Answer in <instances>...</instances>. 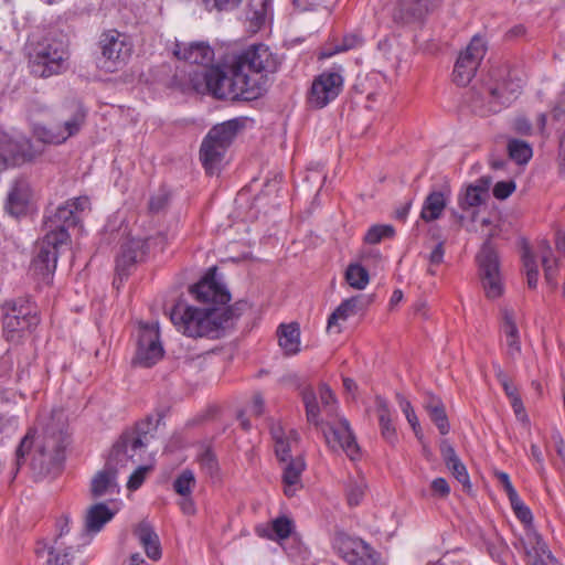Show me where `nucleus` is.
<instances>
[{
  "label": "nucleus",
  "instance_id": "nucleus-4",
  "mask_svg": "<svg viewBox=\"0 0 565 565\" xmlns=\"http://www.w3.org/2000/svg\"><path fill=\"white\" fill-rule=\"evenodd\" d=\"M302 399L306 406V415L309 423L319 427L324 436L327 445L333 451L343 450L351 460L360 456V447L344 417L329 419L319 418V408L316 403V393L307 387L302 392Z\"/></svg>",
  "mask_w": 565,
  "mask_h": 565
},
{
  "label": "nucleus",
  "instance_id": "nucleus-58",
  "mask_svg": "<svg viewBox=\"0 0 565 565\" xmlns=\"http://www.w3.org/2000/svg\"><path fill=\"white\" fill-rule=\"evenodd\" d=\"M434 494L446 498L450 492V487L445 478H436L431 481Z\"/></svg>",
  "mask_w": 565,
  "mask_h": 565
},
{
  "label": "nucleus",
  "instance_id": "nucleus-61",
  "mask_svg": "<svg viewBox=\"0 0 565 565\" xmlns=\"http://www.w3.org/2000/svg\"><path fill=\"white\" fill-rule=\"evenodd\" d=\"M265 402L260 393L253 395L248 411L254 416H260L264 413Z\"/></svg>",
  "mask_w": 565,
  "mask_h": 565
},
{
  "label": "nucleus",
  "instance_id": "nucleus-3",
  "mask_svg": "<svg viewBox=\"0 0 565 565\" xmlns=\"http://www.w3.org/2000/svg\"><path fill=\"white\" fill-rule=\"evenodd\" d=\"M234 310L225 307L198 308L178 302L170 312L173 326L189 338L217 339L233 326Z\"/></svg>",
  "mask_w": 565,
  "mask_h": 565
},
{
  "label": "nucleus",
  "instance_id": "nucleus-5",
  "mask_svg": "<svg viewBox=\"0 0 565 565\" xmlns=\"http://www.w3.org/2000/svg\"><path fill=\"white\" fill-rule=\"evenodd\" d=\"M28 54L32 72L40 77H50L64 72L68 66L67 44L55 38L46 36L28 44Z\"/></svg>",
  "mask_w": 565,
  "mask_h": 565
},
{
  "label": "nucleus",
  "instance_id": "nucleus-18",
  "mask_svg": "<svg viewBox=\"0 0 565 565\" xmlns=\"http://www.w3.org/2000/svg\"><path fill=\"white\" fill-rule=\"evenodd\" d=\"M196 300L205 303L225 305L230 301L231 295L215 278V268L209 273L190 289Z\"/></svg>",
  "mask_w": 565,
  "mask_h": 565
},
{
  "label": "nucleus",
  "instance_id": "nucleus-43",
  "mask_svg": "<svg viewBox=\"0 0 565 565\" xmlns=\"http://www.w3.org/2000/svg\"><path fill=\"white\" fill-rule=\"evenodd\" d=\"M522 262L526 273L527 286L530 288H535L537 285L539 269L535 257L527 246L523 247Z\"/></svg>",
  "mask_w": 565,
  "mask_h": 565
},
{
  "label": "nucleus",
  "instance_id": "nucleus-2",
  "mask_svg": "<svg viewBox=\"0 0 565 565\" xmlns=\"http://www.w3.org/2000/svg\"><path fill=\"white\" fill-rule=\"evenodd\" d=\"M259 77H249L237 68L234 60L228 66H210L191 77L198 93H210L216 98L253 100L260 96Z\"/></svg>",
  "mask_w": 565,
  "mask_h": 565
},
{
  "label": "nucleus",
  "instance_id": "nucleus-12",
  "mask_svg": "<svg viewBox=\"0 0 565 565\" xmlns=\"http://www.w3.org/2000/svg\"><path fill=\"white\" fill-rule=\"evenodd\" d=\"M484 54V41L480 36H473L469 45L459 54L455 63L452 73L454 82L460 86L469 84Z\"/></svg>",
  "mask_w": 565,
  "mask_h": 565
},
{
  "label": "nucleus",
  "instance_id": "nucleus-32",
  "mask_svg": "<svg viewBox=\"0 0 565 565\" xmlns=\"http://www.w3.org/2000/svg\"><path fill=\"white\" fill-rule=\"evenodd\" d=\"M134 533L149 558L157 561L161 557L160 541L150 523L140 522Z\"/></svg>",
  "mask_w": 565,
  "mask_h": 565
},
{
  "label": "nucleus",
  "instance_id": "nucleus-21",
  "mask_svg": "<svg viewBox=\"0 0 565 565\" xmlns=\"http://www.w3.org/2000/svg\"><path fill=\"white\" fill-rule=\"evenodd\" d=\"M443 0H395L394 17L408 23L422 20L437 8Z\"/></svg>",
  "mask_w": 565,
  "mask_h": 565
},
{
  "label": "nucleus",
  "instance_id": "nucleus-30",
  "mask_svg": "<svg viewBox=\"0 0 565 565\" xmlns=\"http://www.w3.org/2000/svg\"><path fill=\"white\" fill-rule=\"evenodd\" d=\"M284 462L286 463L282 472L285 493L288 497H292L301 487V473L305 470L306 463L301 456H296L294 459Z\"/></svg>",
  "mask_w": 565,
  "mask_h": 565
},
{
  "label": "nucleus",
  "instance_id": "nucleus-54",
  "mask_svg": "<svg viewBox=\"0 0 565 565\" xmlns=\"http://www.w3.org/2000/svg\"><path fill=\"white\" fill-rule=\"evenodd\" d=\"M515 190L513 181H500L493 188V195L499 200H504L510 196Z\"/></svg>",
  "mask_w": 565,
  "mask_h": 565
},
{
  "label": "nucleus",
  "instance_id": "nucleus-49",
  "mask_svg": "<svg viewBox=\"0 0 565 565\" xmlns=\"http://www.w3.org/2000/svg\"><path fill=\"white\" fill-rule=\"evenodd\" d=\"M427 413H428L430 419L437 426V428L441 435H446L449 433L450 426H449L448 417L446 415L444 405L438 408H433L431 411H429Z\"/></svg>",
  "mask_w": 565,
  "mask_h": 565
},
{
  "label": "nucleus",
  "instance_id": "nucleus-41",
  "mask_svg": "<svg viewBox=\"0 0 565 565\" xmlns=\"http://www.w3.org/2000/svg\"><path fill=\"white\" fill-rule=\"evenodd\" d=\"M396 401H397V404H398L401 411L405 415L408 424L411 425L415 436L418 439H422V437H423L422 427H420L418 417H417L411 402L406 397H404L402 394H396Z\"/></svg>",
  "mask_w": 565,
  "mask_h": 565
},
{
  "label": "nucleus",
  "instance_id": "nucleus-15",
  "mask_svg": "<svg viewBox=\"0 0 565 565\" xmlns=\"http://www.w3.org/2000/svg\"><path fill=\"white\" fill-rule=\"evenodd\" d=\"M163 356L158 323H141L139 327L136 362L145 367L152 366Z\"/></svg>",
  "mask_w": 565,
  "mask_h": 565
},
{
  "label": "nucleus",
  "instance_id": "nucleus-57",
  "mask_svg": "<svg viewBox=\"0 0 565 565\" xmlns=\"http://www.w3.org/2000/svg\"><path fill=\"white\" fill-rule=\"evenodd\" d=\"M494 476L498 479V481L501 483V486H502L503 490L505 491L509 500L514 498L515 495H518V492L514 489V487H513V484H512L508 473H505L503 471H495Z\"/></svg>",
  "mask_w": 565,
  "mask_h": 565
},
{
  "label": "nucleus",
  "instance_id": "nucleus-60",
  "mask_svg": "<svg viewBox=\"0 0 565 565\" xmlns=\"http://www.w3.org/2000/svg\"><path fill=\"white\" fill-rule=\"evenodd\" d=\"M168 202V195L166 192H159L150 198L149 209L151 212L161 211Z\"/></svg>",
  "mask_w": 565,
  "mask_h": 565
},
{
  "label": "nucleus",
  "instance_id": "nucleus-8",
  "mask_svg": "<svg viewBox=\"0 0 565 565\" xmlns=\"http://www.w3.org/2000/svg\"><path fill=\"white\" fill-rule=\"evenodd\" d=\"M3 331L8 340L15 341L31 332L40 322L38 309L28 299L6 301L2 306Z\"/></svg>",
  "mask_w": 565,
  "mask_h": 565
},
{
  "label": "nucleus",
  "instance_id": "nucleus-55",
  "mask_svg": "<svg viewBox=\"0 0 565 565\" xmlns=\"http://www.w3.org/2000/svg\"><path fill=\"white\" fill-rule=\"evenodd\" d=\"M505 351L510 359L515 360L521 355L520 335L513 338H503Z\"/></svg>",
  "mask_w": 565,
  "mask_h": 565
},
{
  "label": "nucleus",
  "instance_id": "nucleus-63",
  "mask_svg": "<svg viewBox=\"0 0 565 565\" xmlns=\"http://www.w3.org/2000/svg\"><path fill=\"white\" fill-rule=\"evenodd\" d=\"M511 402V406L514 411V414L515 416L518 417L519 420L523 422V423H527L529 420V417L525 413V408H524V405L522 403V399L519 396L516 397H513V399L510 401Z\"/></svg>",
  "mask_w": 565,
  "mask_h": 565
},
{
  "label": "nucleus",
  "instance_id": "nucleus-35",
  "mask_svg": "<svg viewBox=\"0 0 565 565\" xmlns=\"http://www.w3.org/2000/svg\"><path fill=\"white\" fill-rule=\"evenodd\" d=\"M299 328L297 324H281L278 331V342L286 354H296L299 351Z\"/></svg>",
  "mask_w": 565,
  "mask_h": 565
},
{
  "label": "nucleus",
  "instance_id": "nucleus-1",
  "mask_svg": "<svg viewBox=\"0 0 565 565\" xmlns=\"http://www.w3.org/2000/svg\"><path fill=\"white\" fill-rule=\"evenodd\" d=\"M87 209H89V199L79 196L60 205L53 215L46 217L44 222L46 234L32 263L35 273L44 279H49L55 271L58 254L68 245L67 227L76 225L79 220L78 214Z\"/></svg>",
  "mask_w": 565,
  "mask_h": 565
},
{
  "label": "nucleus",
  "instance_id": "nucleus-25",
  "mask_svg": "<svg viewBox=\"0 0 565 565\" xmlns=\"http://www.w3.org/2000/svg\"><path fill=\"white\" fill-rule=\"evenodd\" d=\"M147 242L142 238H131L121 245L120 254L116 259V273L121 278L129 268L142 259Z\"/></svg>",
  "mask_w": 565,
  "mask_h": 565
},
{
  "label": "nucleus",
  "instance_id": "nucleus-6",
  "mask_svg": "<svg viewBox=\"0 0 565 565\" xmlns=\"http://www.w3.org/2000/svg\"><path fill=\"white\" fill-rule=\"evenodd\" d=\"M482 233L487 237L480 252L477 255V262L480 268V277L486 296L495 299L503 294L504 286L500 273L499 255L491 243V239L499 234V227L490 218L481 221Z\"/></svg>",
  "mask_w": 565,
  "mask_h": 565
},
{
  "label": "nucleus",
  "instance_id": "nucleus-42",
  "mask_svg": "<svg viewBox=\"0 0 565 565\" xmlns=\"http://www.w3.org/2000/svg\"><path fill=\"white\" fill-rule=\"evenodd\" d=\"M363 38L358 33L347 34L341 44H338L332 50H324L321 52V58L331 57L335 53L347 52L356 49L363 44Z\"/></svg>",
  "mask_w": 565,
  "mask_h": 565
},
{
  "label": "nucleus",
  "instance_id": "nucleus-37",
  "mask_svg": "<svg viewBox=\"0 0 565 565\" xmlns=\"http://www.w3.org/2000/svg\"><path fill=\"white\" fill-rule=\"evenodd\" d=\"M316 403L318 405L319 413L322 412L326 415V419L338 416L337 401L333 393L327 385L323 384L319 387V402L316 396Z\"/></svg>",
  "mask_w": 565,
  "mask_h": 565
},
{
  "label": "nucleus",
  "instance_id": "nucleus-38",
  "mask_svg": "<svg viewBox=\"0 0 565 565\" xmlns=\"http://www.w3.org/2000/svg\"><path fill=\"white\" fill-rule=\"evenodd\" d=\"M508 152L510 158L519 164L526 163L533 156L530 143L519 139L509 140Z\"/></svg>",
  "mask_w": 565,
  "mask_h": 565
},
{
  "label": "nucleus",
  "instance_id": "nucleus-24",
  "mask_svg": "<svg viewBox=\"0 0 565 565\" xmlns=\"http://www.w3.org/2000/svg\"><path fill=\"white\" fill-rule=\"evenodd\" d=\"M30 142L25 138L12 140L4 136L0 140V172L9 166L18 164L31 157Z\"/></svg>",
  "mask_w": 565,
  "mask_h": 565
},
{
  "label": "nucleus",
  "instance_id": "nucleus-52",
  "mask_svg": "<svg viewBox=\"0 0 565 565\" xmlns=\"http://www.w3.org/2000/svg\"><path fill=\"white\" fill-rule=\"evenodd\" d=\"M292 530V523L287 518H278L273 521V531L277 539H286L290 535Z\"/></svg>",
  "mask_w": 565,
  "mask_h": 565
},
{
  "label": "nucleus",
  "instance_id": "nucleus-9",
  "mask_svg": "<svg viewBox=\"0 0 565 565\" xmlns=\"http://www.w3.org/2000/svg\"><path fill=\"white\" fill-rule=\"evenodd\" d=\"M237 68L247 73L249 77H259L260 96L265 92L266 77L276 72L278 60L268 46L264 44L252 45L234 58Z\"/></svg>",
  "mask_w": 565,
  "mask_h": 565
},
{
  "label": "nucleus",
  "instance_id": "nucleus-11",
  "mask_svg": "<svg viewBox=\"0 0 565 565\" xmlns=\"http://www.w3.org/2000/svg\"><path fill=\"white\" fill-rule=\"evenodd\" d=\"M99 46L104 57V66L115 71L127 63L132 54V42L130 38L117 30H108L102 33Z\"/></svg>",
  "mask_w": 565,
  "mask_h": 565
},
{
  "label": "nucleus",
  "instance_id": "nucleus-10",
  "mask_svg": "<svg viewBox=\"0 0 565 565\" xmlns=\"http://www.w3.org/2000/svg\"><path fill=\"white\" fill-rule=\"evenodd\" d=\"M343 85L341 67L322 72L312 81L307 97L309 106L316 109L326 107L340 95Z\"/></svg>",
  "mask_w": 565,
  "mask_h": 565
},
{
  "label": "nucleus",
  "instance_id": "nucleus-28",
  "mask_svg": "<svg viewBox=\"0 0 565 565\" xmlns=\"http://www.w3.org/2000/svg\"><path fill=\"white\" fill-rule=\"evenodd\" d=\"M522 545L530 565H534L536 562L540 563L552 555V552L542 536L532 527L526 530Z\"/></svg>",
  "mask_w": 565,
  "mask_h": 565
},
{
  "label": "nucleus",
  "instance_id": "nucleus-56",
  "mask_svg": "<svg viewBox=\"0 0 565 565\" xmlns=\"http://www.w3.org/2000/svg\"><path fill=\"white\" fill-rule=\"evenodd\" d=\"M62 443V433L60 431L57 435L53 434L50 436L44 445L42 446L41 454L43 456L51 455V452H57L61 449Z\"/></svg>",
  "mask_w": 565,
  "mask_h": 565
},
{
  "label": "nucleus",
  "instance_id": "nucleus-40",
  "mask_svg": "<svg viewBox=\"0 0 565 565\" xmlns=\"http://www.w3.org/2000/svg\"><path fill=\"white\" fill-rule=\"evenodd\" d=\"M520 317L512 308L501 310V332L503 338H513L520 335L518 323Z\"/></svg>",
  "mask_w": 565,
  "mask_h": 565
},
{
  "label": "nucleus",
  "instance_id": "nucleus-36",
  "mask_svg": "<svg viewBox=\"0 0 565 565\" xmlns=\"http://www.w3.org/2000/svg\"><path fill=\"white\" fill-rule=\"evenodd\" d=\"M345 280L350 287L363 290L370 281L369 271L358 263L350 264L345 270Z\"/></svg>",
  "mask_w": 565,
  "mask_h": 565
},
{
  "label": "nucleus",
  "instance_id": "nucleus-17",
  "mask_svg": "<svg viewBox=\"0 0 565 565\" xmlns=\"http://www.w3.org/2000/svg\"><path fill=\"white\" fill-rule=\"evenodd\" d=\"M372 301V295H356L344 299L330 315L327 323V331L329 333L339 334L342 331V322H345L350 317L364 311Z\"/></svg>",
  "mask_w": 565,
  "mask_h": 565
},
{
  "label": "nucleus",
  "instance_id": "nucleus-45",
  "mask_svg": "<svg viewBox=\"0 0 565 565\" xmlns=\"http://www.w3.org/2000/svg\"><path fill=\"white\" fill-rule=\"evenodd\" d=\"M394 233V227L391 225H373L367 230L364 242L367 244H377L384 238L392 237Z\"/></svg>",
  "mask_w": 565,
  "mask_h": 565
},
{
  "label": "nucleus",
  "instance_id": "nucleus-19",
  "mask_svg": "<svg viewBox=\"0 0 565 565\" xmlns=\"http://www.w3.org/2000/svg\"><path fill=\"white\" fill-rule=\"evenodd\" d=\"M85 121V113L77 110L70 119L65 120L63 127L50 129L46 127H36L35 136L46 143H62L70 137L76 135Z\"/></svg>",
  "mask_w": 565,
  "mask_h": 565
},
{
  "label": "nucleus",
  "instance_id": "nucleus-23",
  "mask_svg": "<svg viewBox=\"0 0 565 565\" xmlns=\"http://www.w3.org/2000/svg\"><path fill=\"white\" fill-rule=\"evenodd\" d=\"M118 471L116 467H113L106 462L105 467L97 471L90 481V494L94 499L104 497L113 498L120 491V487L117 481Z\"/></svg>",
  "mask_w": 565,
  "mask_h": 565
},
{
  "label": "nucleus",
  "instance_id": "nucleus-27",
  "mask_svg": "<svg viewBox=\"0 0 565 565\" xmlns=\"http://www.w3.org/2000/svg\"><path fill=\"white\" fill-rule=\"evenodd\" d=\"M491 183L490 177H481L475 183L469 184L458 199L460 207L466 210L482 204L488 198Z\"/></svg>",
  "mask_w": 565,
  "mask_h": 565
},
{
  "label": "nucleus",
  "instance_id": "nucleus-31",
  "mask_svg": "<svg viewBox=\"0 0 565 565\" xmlns=\"http://www.w3.org/2000/svg\"><path fill=\"white\" fill-rule=\"evenodd\" d=\"M116 514L106 503H95L89 507L85 516L84 531L88 533H97L103 526L109 522Z\"/></svg>",
  "mask_w": 565,
  "mask_h": 565
},
{
  "label": "nucleus",
  "instance_id": "nucleus-34",
  "mask_svg": "<svg viewBox=\"0 0 565 565\" xmlns=\"http://www.w3.org/2000/svg\"><path fill=\"white\" fill-rule=\"evenodd\" d=\"M376 412L383 438L390 444H394L397 439L396 429L392 423V415L388 408V404L384 398H376Z\"/></svg>",
  "mask_w": 565,
  "mask_h": 565
},
{
  "label": "nucleus",
  "instance_id": "nucleus-59",
  "mask_svg": "<svg viewBox=\"0 0 565 565\" xmlns=\"http://www.w3.org/2000/svg\"><path fill=\"white\" fill-rule=\"evenodd\" d=\"M440 452H441V457H443L446 466L460 460V458L457 456L454 447L450 444H448L447 441L441 443Z\"/></svg>",
  "mask_w": 565,
  "mask_h": 565
},
{
  "label": "nucleus",
  "instance_id": "nucleus-33",
  "mask_svg": "<svg viewBox=\"0 0 565 565\" xmlns=\"http://www.w3.org/2000/svg\"><path fill=\"white\" fill-rule=\"evenodd\" d=\"M445 207V194L440 191H433L424 201L420 217L426 222L435 221L441 216Z\"/></svg>",
  "mask_w": 565,
  "mask_h": 565
},
{
  "label": "nucleus",
  "instance_id": "nucleus-26",
  "mask_svg": "<svg viewBox=\"0 0 565 565\" xmlns=\"http://www.w3.org/2000/svg\"><path fill=\"white\" fill-rule=\"evenodd\" d=\"M32 198V190L29 181L19 178L13 181L8 192L7 210L11 215L20 216L25 213Z\"/></svg>",
  "mask_w": 565,
  "mask_h": 565
},
{
  "label": "nucleus",
  "instance_id": "nucleus-44",
  "mask_svg": "<svg viewBox=\"0 0 565 565\" xmlns=\"http://www.w3.org/2000/svg\"><path fill=\"white\" fill-rule=\"evenodd\" d=\"M194 486L195 477L193 471L189 469L183 470L173 482L174 491L182 497L190 495Z\"/></svg>",
  "mask_w": 565,
  "mask_h": 565
},
{
  "label": "nucleus",
  "instance_id": "nucleus-29",
  "mask_svg": "<svg viewBox=\"0 0 565 565\" xmlns=\"http://www.w3.org/2000/svg\"><path fill=\"white\" fill-rule=\"evenodd\" d=\"M273 439L275 441V452L277 458L284 462L295 457L291 456V450L298 445V434L296 430L290 429L286 433L282 427L274 426L271 428Z\"/></svg>",
  "mask_w": 565,
  "mask_h": 565
},
{
  "label": "nucleus",
  "instance_id": "nucleus-22",
  "mask_svg": "<svg viewBox=\"0 0 565 565\" xmlns=\"http://www.w3.org/2000/svg\"><path fill=\"white\" fill-rule=\"evenodd\" d=\"M521 86L519 84L502 85L495 87H488L472 103L478 107L479 103L486 97L488 98V110L497 113L502 106L509 105L520 93Z\"/></svg>",
  "mask_w": 565,
  "mask_h": 565
},
{
  "label": "nucleus",
  "instance_id": "nucleus-46",
  "mask_svg": "<svg viewBox=\"0 0 565 565\" xmlns=\"http://www.w3.org/2000/svg\"><path fill=\"white\" fill-rule=\"evenodd\" d=\"M511 508L513 509L516 518L524 524L530 525L533 521V515L531 510L524 504V502L521 500V498L515 495L514 498L510 499Z\"/></svg>",
  "mask_w": 565,
  "mask_h": 565
},
{
  "label": "nucleus",
  "instance_id": "nucleus-53",
  "mask_svg": "<svg viewBox=\"0 0 565 565\" xmlns=\"http://www.w3.org/2000/svg\"><path fill=\"white\" fill-rule=\"evenodd\" d=\"M327 3L328 0H292L294 7L301 12L328 9Z\"/></svg>",
  "mask_w": 565,
  "mask_h": 565
},
{
  "label": "nucleus",
  "instance_id": "nucleus-7",
  "mask_svg": "<svg viewBox=\"0 0 565 565\" xmlns=\"http://www.w3.org/2000/svg\"><path fill=\"white\" fill-rule=\"evenodd\" d=\"M241 119L235 118L214 126L203 139L200 159L209 174H213L224 158V154L242 128Z\"/></svg>",
  "mask_w": 565,
  "mask_h": 565
},
{
  "label": "nucleus",
  "instance_id": "nucleus-13",
  "mask_svg": "<svg viewBox=\"0 0 565 565\" xmlns=\"http://www.w3.org/2000/svg\"><path fill=\"white\" fill-rule=\"evenodd\" d=\"M335 548L349 565H382L379 554L360 539L339 536Z\"/></svg>",
  "mask_w": 565,
  "mask_h": 565
},
{
  "label": "nucleus",
  "instance_id": "nucleus-51",
  "mask_svg": "<svg viewBox=\"0 0 565 565\" xmlns=\"http://www.w3.org/2000/svg\"><path fill=\"white\" fill-rule=\"evenodd\" d=\"M151 468L149 466H139L129 477L127 488L131 491L137 490L145 481L147 473Z\"/></svg>",
  "mask_w": 565,
  "mask_h": 565
},
{
  "label": "nucleus",
  "instance_id": "nucleus-62",
  "mask_svg": "<svg viewBox=\"0 0 565 565\" xmlns=\"http://www.w3.org/2000/svg\"><path fill=\"white\" fill-rule=\"evenodd\" d=\"M498 377L510 401L513 399V397L519 396L516 387L509 381V379L507 377L505 374H503V372L500 371Z\"/></svg>",
  "mask_w": 565,
  "mask_h": 565
},
{
  "label": "nucleus",
  "instance_id": "nucleus-64",
  "mask_svg": "<svg viewBox=\"0 0 565 565\" xmlns=\"http://www.w3.org/2000/svg\"><path fill=\"white\" fill-rule=\"evenodd\" d=\"M445 255V248H444V242H439L431 253L429 254L428 260L430 265H439L444 260Z\"/></svg>",
  "mask_w": 565,
  "mask_h": 565
},
{
  "label": "nucleus",
  "instance_id": "nucleus-39",
  "mask_svg": "<svg viewBox=\"0 0 565 565\" xmlns=\"http://www.w3.org/2000/svg\"><path fill=\"white\" fill-rule=\"evenodd\" d=\"M539 255L544 268L545 279L548 282H553L555 270H556V258L553 256V250L546 241H542L539 244Z\"/></svg>",
  "mask_w": 565,
  "mask_h": 565
},
{
  "label": "nucleus",
  "instance_id": "nucleus-50",
  "mask_svg": "<svg viewBox=\"0 0 565 565\" xmlns=\"http://www.w3.org/2000/svg\"><path fill=\"white\" fill-rule=\"evenodd\" d=\"M199 462L201 466V469L209 476L214 477L218 471V463L214 456V454L206 449L204 450L200 457Z\"/></svg>",
  "mask_w": 565,
  "mask_h": 565
},
{
  "label": "nucleus",
  "instance_id": "nucleus-48",
  "mask_svg": "<svg viewBox=\"0 0 565 565\" xmlns=\"http://www.w3.org/2000/svg\"><path fill=\"white\" fill-rule=\"evenodd\" d=\"M452 473V476L460 482L465 490L471 489L470 478L466 466L461 460L455 461L446 466Z\"/></svg>",
  "mask_w": 565,
  "mask_h": 565
},
{
  "label": "nucleus",
  "instance_id": "nucleus-16",
  "mask_svg": "<svg viewBox=\"0 0 565 565\" xmlns=\"http://www.w3.org/2000/svg\"><path fill=\"white\" fill-rule=\"evenodd\" d=\"M58 534L49 547L46 565H72L78 544H74L70 536L68 519L63 518L57 522Z\"/></svg>",
  "mask_w": 565,
  "mask_h": 565
},
{
  "label": "nucleus",
  "instance_id": "nucleus-14",
  "mask_svg": "<svg viewBox=\"0 0 565 565\" xmlns=\"http://www.w3.org/2000/svg\"><path fill=\"white\" fill-rule=\"evenodd\" d=\"M146 445L141 437L135 431L124 433L113 446L107 462L116 467L117 471L126 468L129 463H136L145 451Z\"/></svg>",
  "mask_w": 565,
  "mask_h": 565
},
{
  "label": "nucleus",
  "instance_id": "nucleus-47",
  "mask_svg": "<svg viewBox=\"0 0 565 565\" xmlns=\"http://www.w3.org/2000/svg\"><path fill=\"white\" fill-rule=\"evenodd\" d=\"M365 481L361 478L359 480L351 481L348 486V501L350 505H358L365 492Z\"/></svg>",
  "mask_w": 565,
  "mask_h": 565
},
{
  "label": "nucleus",
  "instance_id": "nucleus-20",
  "mask_svg": "<svg viewBox=\"0 0 565 565\" xmlns=\"http://www.w3.org/2000/svg\"><path fill=\"white\" fill-rule=\"evenodd\" d=\"M173 55L183 60L190 64H198L202 66V72L204 68H209V64L214 58L213 49L204 43V42H194V43H182L177 42L172 50Z\"/></svg>",
  "mask_w": 565,
  "mask_h": 565
}]
</instances>
